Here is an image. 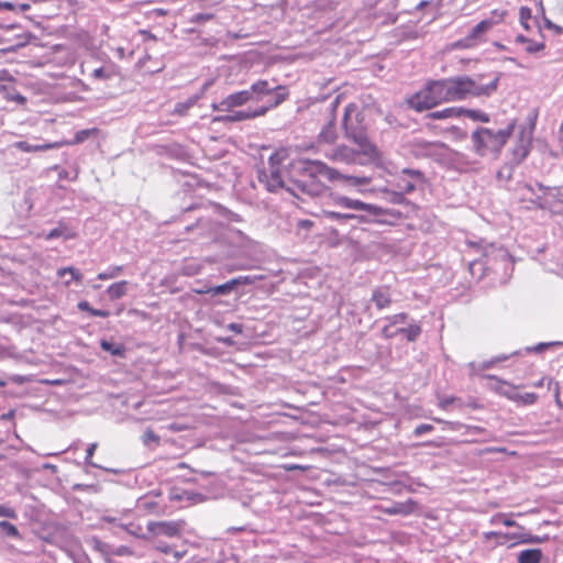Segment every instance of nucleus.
I'll return each mask as SVG.
<instances>
[{"instance_id":"6e6d98bb","label":"nucleus","mask_w":563,"mask_h":563,"mask_svg":"<svg viewBox=\"0 0 563 563\" xmlns=\"http://www.w3.org/2000/svg\"><path fill=\"white\" fill-rule=\"evenodd\" d=\"M383 511L387 515L405 514V506L402 504H394L391 507L384 508Z\"/></svg>"},{"instance_id":"72a5a7b5","label":"nucleus","mask_w":563,"mask_h":563,"mask_svg":"<svg viewBox=\"0 0 563 563\" xmlns=\"http://www.w3.org/2000/svg\"><path fill=\"white\" fill-rule=\"evenodd\" d=\"M382 192L385 195V199L393 205L408 203V199L405 197L404 192H401L399 189L390 190V189L385 188L382 190Z\"/></svg>"},{"instance_id":"a18cd8bd","label":"nucleus","mask_w":563,"mask_h":563,"mask_svg":"<svg viewBox=\"0 0 563 563\" xmlns=\"http://www.w3.org/2000/svg\"><path fill=\"white\" fill-rule=\"evenodd\" d=\"M549 539L548 536H533L531 533H528V532H525L523 531V539H521V543H525V544H539V543H542L544 541H547Z\"/></svg>"},{"instance_id":"de8ad7c7","label":"nucleus","mask_w":563,"mask_h":563,"mask_svg":"<svg viewBox=\"0 0 563 563\" xmlns=\"http://www.w3.org/2000/svg\"><path fill=\"white\" fill-rule=\"evenodd\" d=\"M408 314L406 312H400L390 317H387L386 320L393 327L396 324H404L407 322Z\"/></svg>"},{"instance_id":"0e129e2a","label":"nucleus","mask_w":563,"mask_h":563,"mask_svg":"<svg viewBox=\"0 0 563 563\" xmlns=\"http://www.w3.org/2000/svg\"><path fill=\"white\" fill-rule=\"evenodd\" d=\"M455 401L454 397H446L440 400L439 406L442 409H448V407Z\"/></svg>"},{"instance_id":"7ed1b4c3","label":"nucleus","mask_w":563,"mask_h":563,"mask_svg":"<svg viewBox=\"0 0 563 563\" xmlns=\"http://www.w3.org/2000/svg\"><path fill=\"white\" fill-rule=\"evenodd\" d=\"M517 120L511 119L505 128L492 129L486 126H477L471 133L472 151L479 157L490 156L498 158L504 146L512 135Z\"/></svg>"},{"instance_id":"c03bdc74","label":"nucleus","mask_w":563,"mask_h":563,"mask_svg":"<svg viewBox=\"0 0 563 563\" xmlns=\"http://www.w3.org/2000/svg\"><path fill=\"white\" fill-rule=\"evenodd\" d=\"M507 15V11L495 9L490 12L489 18L485 19V21L492 23V29L504 21L505 16Z\"/></svg>"},{"instance_id":"7c9ffc66","label":"nucleus","mask_w":563,"mask_h":563,"mask_svg":"<svg viewBox=\"0 0 563 563\" xmlns=\"http://www.w3.org/2000/svg\"><path fill=\"white\" fill-rule=\"evenodd\" d=\"M100 346L103 351L113 356L123 357L125 355V346L122 343H114L109 340H101Z\"/></svg>"},{"instance_id":"6e6552de","label":"nucleus","mask_w":563,"mask_h":563,"mask_svg":"<svg viewBox=\"0 0 563 563\" xmlns=\"http://www.w3.org/2000/svg\"><path fill=\"white\" fill-rule=\"evenodd\" d=\"M536 123L532 121L529 126H520L515 146L512 148V162L516 165L522 163L531 151L532 136Z\"/></svg>"},{"instance_id":"e2e57ef3","label":"nucleus","mask_w":563,"mask_h":563,"mask_svg":"<svg viewBox=\"0 0 563 563\" xmlns=\"http://www.w3.org/2000/svg\"><path fill=\"white\" fill-rule=\"evenodd\" d=\"M91 316L92 317H100V318H108L110 316V311L103 310V309H96V308H93L91 310Z\"/></svg>"},{"instance_id":"bb28decb","label":"nucleus","mask_w":563,"mask_h":563,"mask_svg":"<svg viewBox=\"0 0 563 563\" xmlns=\"http://www.w3.org/2000/svg\"><path fill=\"white\" fill-rule=\"evenodd\" d=\"M128 285H129L128 280H121V282L111 284L107 288V295H108L109 299L118 300V299H121L122 297H124L128 292Z\"/></svg>"},{"instance_id":"052dcab7","label":"nucleus","mask_w":563,"mask_h":563,"mask_svg":"<svg viewBox=\"0 0 563 563\" xmlns=\"http://www.w3.org/2000/svg\"><path fill=\"white\" fill-rule=\"evenodd\" d=\"M77 308L80 310V311H86L88 312L90 316H91V310L93 309L90 303L86 300H81L77 303Z\"/></svg>"},{"instance_id":"412c9836","label":"nucleus","mask_w":563,"mask_h":563,"mask_svg":"<svg viewBox=\"0 0 563 563\" xmlns=\"http://www.w3.org/2000/svg\"><path fill=\"white\" fill-rule=\"evenodd\" d=\"M371 301L376 306L378 310L388 308L391 302V292L389 287L379 286L373 289Z\"/></svg>"},{"instance_id":"338daca9","label":"nucleus","mask_w":563,"mask_h":563,"mask_svg":"<svg viewBox=\"0 0 563 563\" xmlns=\"http://www.w3.org/2000/svg\"><path fill=\"white\" fill-rule=\"evenodd\" d=\"M545 26L550 30H554L558 34L562 33V27L552 23L550 20L544 19Z\"/></svg>"},{"instance_id":"f257e3e1","label":"nucleus","mask_w":563,"mask_h":563,"mask_svg":"<svg viewBox=\"0 0 563 563\" xmlns=\"http://www.w3.org/2000/svg\"><path fill=\"white\" fill-rule=\"evenodd\" d=\"M483 75H459L441 79H429L424 86L408 99L409 108L422 112L441 103L463 101L468 98L490 97L498 88L499 76L488 84L482 82Z\"/></svg>"},{"instance_id":"dca6fc26","label":"nucleus","mask_w":563,"mask_h":563,"mask_svg":"<svg viewBox=\"0 0 563 563\" xmlns=\"http://www.w3.org/2000/svg\"><path fill=\"white\" fill-rule=\"evenodd\" d=\"M445 144L440 141H427L415 139L411 143L412 153L416 156L431 157L438 152V148H444Z\"/></svg>"},{"instance_id":"f704fd0d","label":"nucleus","mask_w":563,"mask_h":563,"mask_svg":"<svg viewBox=\"0 0 563 563\" xmlns=\"http://www.w3.org/2000/svg\"><path fill=\"white\" fill-rule=\"evenodd\" d=\"M492 525H503L506 527H516L518 530H523V527L512 520L508 515L499 512L494 515L489 521Z\"/></svg>"},{"instance_id":"e433bc0d","label":"nucleus","mask_w":563,"mask_h":563,"mask_svg":"<svg viewBox=\"0 0 563 563\" xmlns=\"http://www.w3.org/2000/svg\"><path fill=\"white\" fill-rule=\"evenodd\" d=\"M90 544L92 545L93 550L98 551L102 555H111L112 554V547L108 544L107 542L101 541L97 537H92L90 539Z\"/></svg>"},{"instance_id":"aec40b11","label":"nucleus","mask_w":563,"mask_h":563,"mask_svg":"<svg viewBox=\"0 0 563 563\" xmlns=\"http://www.w3.org/2000/svg\"><path fill=\"white\" fill-rule=\"evenodd\" d=\"M360 152L346 146L339 145L328 154V157L334 162L352 164L357 161Z\"/></svg>"},{"instance_id":"a19ab883","label":"nucleus","mask_w":563,"mask_h":563,"mask_svg":"<svg viewBox=\"0 0 563 563\" xmlns=\"http://www.w3.org/2000/svg\"><path fill=\"white\" fill-rule=\"evenodd\" d=\"M31 8L29 3H15L10 1H0V11L10 10L15 12H24Z\"/></svg>"},{"instance_id":"4d7b16f0","label":"nucleus","mask_w":563,"mask_h":563,"mask_svg":"<svg viewBox=\"0 0 563 563\" xmlns=\"http://www.w3.org/2000/svg\"><path fill=\"white\" fill-rule=\"evenodd\" d=\"M483 538L485 541L495 540V543L497 544V540H503V532H499V531L484 532Z\"/></svg>"},{"instance_id":"1a4fd4ad","label":"nucleus","mask_w":563,"mask_h":563,"mask_svg":"<svg viewBox=\"0 0 563 563\" xmlns=\"http://www.w3.org/2000/svg\"><path fill=\"white\" fill-rule=\"evenodd\" d=\"M426 183V177L422 172L418 169L404 168L396 179V188L404 195L411 194L417 188L422 187Z\"/></svg>"},{"instance_id":"58836bf2","label":"nucleus","mask_w":563,"mask_h":563,"mask_svg":"<svg viewBox=\"0 0 563 563\" xmlns=\"http://www.w3.org/2000/svg\"><path fill=\"white\" fill-rule=\"evenodd\" d=\"M123 269L124 267L121 265L110 266L107 271L98 274V279L108 280L117 278L122 274Z\"/></svg>"},{"instance_id":"79ce46f5","label":"nucleus","mask_w":563,"mask_h":563,"mask_svg":"<svg viewBox=\"0 0 563 563\" xmlns=\"http://www.w3.org/2000/svg\"><path fill=\"white\" fill-rule=\"evenodd\" d=\"M562 345H563L562 341L541 342L534 346L527 347L526 351H527V353H532V352L542 353L550 347L562 346Z\"/></svg>"},{"instance_id":"20e7f679","label":"nucleus","mask_w":563,"mask_h":563,"mask_svg":"<svg viewBox=\"0 0 563 563\" xmlns=\"http://www.w3.org/2000/svg\"><path fill=\"white\" fill-rule=\"evenodd\" d=\"M475 269L481 271L479 277L492 273L496 276V279L504 283L511 276L514 262L506 249L490 244L485 247L482 258L470 263L472 275H475Z\"/></svg>"},{"instance_id":"37998d69","label":"nucleus","mask_w":563,"mask_h":563,"mask_svg":"<svg viewBox=\"0 0 563 563\" xmlns=\"http://www.w3.org/2000/svg\"><path fill=\"white\" fill-rule=\"evenodd\" d=\"M261 279H263V276L245 275V276L234 277L233 282L235 283V287L238 289L240 286L252 285L256 280H261Z\"/></svg>"},{"instance_id":"69168bd1","label":"nucleus","mask_w":563,"mask_h":563,"mask_svg":"<svg viewBox=\"0 0 563 563\" xmlns=\"http://www.w3.org/2000/svg\"><path fill=\"white\" fill-rule=\"evenodd\" d=\"M228 329L238 334L243 332V325L241 323L232 322V323L228 324Z\"/></svg>"},{"instance_id":"f03ea898","label":"nucleus","mask_w":563,"mask_h":563,"mask_svg":"<svg viewBox=\"0 0 563 563\" xmlns=\"http://www.w3.org/2000/svg\"><path fill=\"white\" fill-rule=\"evenodd\" d=\"M288 178L292 184V187H287L289 192L297 196L296 190H299L311 197L323 192L325 188L323 179L329 181L344 179L352 186H363L371 181V178L365 176H344L325 163L312 159L294 161L288 168Z\"/></svg>"},{"instance_id":"0eeeda50","label":"nucleus","mask_w":563,"mask_h":563,"mask_svg":"<svg viewBox=\"0 0 563 563\" xmlns=\"http://www.w3.org/2000/svg\"><path fill=\"white\" fill-rule=\"evenodd\" d=\"M282 163V156L278 153H273L268 158V168H262L257 172V179L264 184L268 191H276L279 188H286L285 181L280 175L279 165Z\"/></svg>"},{"instance_id":"864d4df0","label":"nucleus","mask_w":563,"mask_h":563,"mask_svg":"<svg viewBox=\"0 0 563 563\" xmlns=\"http://www.w3.org/2000/svg\"><path fill=\"white\" fill-rule=\"evenodd\" d=\"M434 430V427L432 424H428V423H421V424H418L415 430H413V435L415 437H421L423 435L424 433H428V432H431Z\"/></svg>"},{"instance_id":"9b49d317","label":"nucleus","mask_w":563,"mask_h":563,"mask_svg":"<svg viewBox=\"0 0 563 563\" xmlns=\"http://www.w3.org/2000/svg\"><path fill=\"white\" fill-rule=\"evenodd\" d=\"M249 102H253L249 90H241L229 95L218 103H212L216 111H231L233 108L242 107Z\"/></svg>"},{"instance_id":"a211bd4d","label":"nucleus","mask_w":563,"mask_h":563,"mask_svg":"<svg viewBox=\"0 0 563 563\" xmlns=\"http://www.w3.org/2000/svg\"><path fill=\"white\" fill-rule=\"evenodd\" d=\"M339 102H340V98L339 97H335L330 106H329V111H330V114H331V118L330 120L328 121V123L323 126V129L321 130L320 134H319V139L324 142V143H334L335 140H336V132H335V125H334V114L333 112L335 111V109L338 108L339 106Z\"/></svg>"},{"instance_id":"2f4dec72","label":"nucleus","mask_w":563,"mask_h":563,"mask_svg":"<svg viewBox=\"0 0 563 563\" xmlns=\"http://www.w3.org/2000/svg\"><path fill=\"white\" fill-rule=\"evenodd\" d=\"M0 537L22 540V534L20 533L19 529L7 520L0 521Z\"/></svg>"},{"instance_id":"b1692460","label":"nucleus","mask_w":563,"mask_h":563,"mask_svg":"<svg viewBox=\"0 0 563 563\" xmlns=\"http://www.w3.org/2000/svg\"><path fill=\"white\" fill-rule=\"evenodd\" d=\"M462 107H450L442 110L429 112L426 119L429 120H449L461 117Z\"/></svg>"},{"instance_id":"f3484780","label":"nucleus","mask_w":563,"mask_h":563,"mask_svg":"<svg viewBox=\"0 0 563 563\" xmlns=\"http://www.w3.org/2000/svg\"><path fill=\"white\" fill-rule=\"evenodd\" d=\"M288 97V92L286 88L284 87V90H273L269 95H267L264 99L263 104L256 107L257 114L260 117L264 115L269 111L271 109H274L278 107L280 103H283Z\"/></svg>"},{"instance_id":"13d9d810","label":"nucleus","mask_w":563,"mask_h":563,"mask_svg":"<svg viewBox=\"0 0 563 563\" xmlns=\"http://www.w3.org/2000/svg\"><path fill=\"white\" fill-rule=\"evenodd\" d=\"M474 45H475V43L473 42L472 38H468V34H467L464 38L459 40L454 44V47H457V48H468V47H472Z\"/></svg>"},{"instance_id":"ea45409f","label":"nucleus","mask_w":563,"mask_h":563,"mask_svg":"<svg viewBox=\"0 0 563 563\" xmlns=\"http://www.w3.org/2000/svg\"><path fill=\"white\" fill-rule=\"evenodd\" d=\"M98 133V129L91 128V129H84L79 130L75 133L74 140L70 144H80L85 142L87 139H89L92 135H96Z\"/></svg>"},{"instance_id":"ddd939ff","label":"nucleus","mask_w":563,"mask_h":563,"mask_svg":"<svg viewBox=\"0 0 563 563\" xmlns=\"http://www.w3.org/2000/svg\"><path fill=\"white\" fill-rule=\"evenodd\" d=\"M147 529L154 536H165L168 538L179 537L181 525L177 521H151Z\"/></svg>"},{"instance_id":"c9c22d12","label":"nucleus","mask_w":563,"mask_h":563,"mask_svg":"<svg viewBox=\"0 0 563 563\" xmlns=\"http://www.w3.org/2000/svg\"><path fill=\"white\" fill-rule=\"evenodd\" d=\"M66 274H70V279L65 280L66 286H69L73 280L76 283H81V280H82V274L80 273L79 269H77L75 267H71V266L63 267L57 271V275L59 277H63Z\"/></svg>"},{"instance_id":"5701e85b","label":"nucleus","mask_w":563,"mask_h":563,"mask_svg":"<svg viewBox=\"0 0 563 563\" xmlns=\"http://www.w3.org/2000/svg\"><path fill=\"white\" fill-rule=\"evenodd\" d=\"M235 290H236L235 283L233 282V278H232V279L225 282L224 284L209 287L206 290H195V291L199 295H210V296L214 297V296H228L232 291H235Z\"/></svg>"},{"instance_id":"4468645a","label":"nucleus","mask_w":563,"mask_h":563,"mask_svg":"<svg viewBox=\"0 0 563 563\" xmlns=\"http://www.w3.org/2000/svg\"><path fill=\"white\" fill-rule=\"evenodd\" d=\"M253 102L264 101L265 97L273 92V90H284V86L274 85L265 79H260L253 82L247 89Z\"/></svg>"},{"instance_id":"39448f33","label":"nucleus","mask_w":563,"mask_h":563,"mask_svg":"<svg viewBox=\"0 0 563 563\" xmlns=\"http://www.w3.org/2000/svg\"><path fill=\"white\" fill-rule=\"evenodd\" d=\"M363 121L364 115L358 111L356 104L349 103L344 108L342 128L344 130L345 137L358 145L362 154L369 158H375L378 155V150L369 141L367 130Z\"/></svg>"},{"instance_id":"4be33fe9","label":"nucleus","mask_w":563,"mask_h":563,"mask_svg":"<svg viewBox=\"0 0 563 563\" xmlns=\"http://www.w3.org/2000/svg\"><path fill=\"white\" fill-rule=\"evenodd\" d=\"M59 145L60 144L57 143V142H55V143H36V144H33V143H30L27 141H19V142H15L13 144V146L16 150H20V151L25 152V153L48 151V150H52V148H57V147H59Z\"/></svg>"},{"instance_id":"9d476101","label":"nucleus","mask_w":563,"mask_h":563,"mask_svg":"<svg viewBox=\"0 0 563 563\" xmlns=\"http://www.w3.org/2000/svg\"><path fill=\"white\" fill-rule=\"evenodd\" d=\"M136 508L140 511L161 515L164 512L166 504L163 501L162 493L159 490H151L137 498Z\"/></svg>"},{"instance_id":"680f3d73","label":"nucleus","mask_w":563,"mask_h":563,"mask_svg":"<svg viewBox=\"0 0 563 563\" xmlns=\"http://www.w3.org/2000/svg\"><path fill=\"white\" fill-rule=\"evenodd\" d=\"M212 14L209 13H198L194 16L192 21L200 23L212 19Z\"/></svg>"},{"instance_id":"4c0bfd02","label":"nucleus","mask_w":563,"mask_h":563,"mask_svg":"<svg viewBox=\"0 0 563 563\" xmlns=\"http://www.w3.org/2000/svg\"><path fill=\"white\" fill-rule=\"evenodd\" d=\"M521 539H523V530H519L518 532H503V540H497V545H504L508 541H515L512 545L521 543Z\"/></svg>"},{"instance_id":"09e8293b","label":"nucleus","mask_w":563,"mask_h":563,"mask_svg":"<svg viewBox=\"0 0 563 563\" xmlns=\"http://www.w3.org/2000/svg\"><path fill=\"white\" fill-rule=\"evenodd\" d=\"M111 76L112 71L106 67H99L92 71V77L96 79L108 80L111 78Z\"/></svg>"},{"instance_id":"473e14b6","label":"nucleus","mask_w":563,"mask_h":563,"mask_svg":"<svg viewBox=\"0 0 563 563\" xmlns=\"http://www.w3.org/2000/svg\"><path fill=\"white\" fill-rule=\"evenodd\" d=\"M463 115L467 117L468 119H471L472 121H475V122L487 123L490 121L489 114H487L486 112H484L482 110H477V109H467V108L462 107L461 117H463Z\"/></svg>"},{"instance_id":"a878e982","label":"nucleus","mask_w":563,"mask_h":563,"mask_svg":"<svg viewBox=\"0 0 563 563\" xmlns=\"http://www.w3.org/2000/svg\"><path fill=\"white\" fill-rule=\"evenodd\" d=\"M543 558L541 549H526L518 554V563H540Z\"/></svg>"},{"instance_id":"f8f14e48","label":"nucleus","mask_w":563,"mask_h":563,"mask_svg":"<svg viewBox=\"0 0 563 563\" xmlns=\"http://www.w3.org/2000/svg\"><path fill=\"white\" fill-rule=\"evenodd\" d=\"M0 95H2L7 100L15 101L19 104H24L26 102V98L16 91L14 87V79L8 70H2L0 73Z\"/></svg>"},{"instance_id":"3c124183","label":"nucleus","mask_w":563,"mask_h":563,"mask_svg":"<svg viewBox=\"0 0 563 563\" xmlns=\"http://www.w3.org/2000/svg\"><path fill=\"white\" fill-rule=\"evenodd\" d=\"M0 517H4V518H9V519H16L18 514L12 507L2 504V505H0Z\"/></svg>"},{"instance_id":"6ab92c4d","label":"nucleus","mask_w":563,"mask_h":563,"mask_svg":"<svg viewBox=\"0 0 563 563\" xmlns=\"http://www.w3.org/2000/svg\"><path fill=\"white\" fill-rule=\"evenodd\" d=\"M229 114L218 115L213 118V122L229 123L241 122L258 118L256 108L247 110L229 111Z\"/></svg>"},{"instance_id":"c85d7f7f","label":"nucleus","mask_w":563,"mask_h":563,"mask_svg":"<svg viewBox=\"0 0 563 563\" xmlns=\"http://www.w3.org/2000/svg\"><path fill=\"white\" fill-rule=\"evenodd\" d=\"M510 355H498L496 357H493L488 361H485L481 364H476L475 362H471L468 364V367L471 369V373H476L477 371H483L493 367L496 363L504 362L509 358Z\"/></svg>"},{"instance_id":"393cba45","label":"nucleus","mask_w":563,"mask_h":563,"mask_svg":"<svg viewBox=\"0 0 563 563\" xmlns=\"http://www.w3.org/2000/svg\"><path fill=\"white\" fill-rule=\"evenodd\" d=\"M141 442L146 449L154 451L161 445V437L152 428H146L141 435Z\"/></svg>"},{"instance_id":"8fccbe9b","label":"nucleus","mask_w":563,"mask_h":563,"mask_svg":"<svg viewBox=\"0 0 563 563\" xmlns=\"http://www.w3.org/2000/svg\"><path fill=\"white\" fill-rule=\"evenodd\" d=\"M544 47H545V45L543 42H534L532 40H529V42L526 46V52L529 54H536V53L542 51Z\"/></svg>"},{"instance_id":"2eb2a0df","label":"nucleus","mask_w":563,"mask_h":563,"mask_svg":"<svg viewBox=\"0 0 563 563\" xmlns=\"http://www.w3.org/2000/svg\"><path fill=\"white\" fill-rule=\"evenodd\" d=\"M323 216L329 221L338 222L341 225H349L355 228L356 224L368 223V219L357 214H343L341 210H323Z\"/></svg>"},{"instance_id":"49530a36","label":"nucleus","mask_w":563,"mask_h":563,"mask_svg":"<svg viewBox=\"0 0 563 563\" xmlns=\"http://www.w3.org/2000/svg\"><path fill=\"white\" fill-rule=\"evenodd\" d=\"M531 16H532L531 9H529L528 7H521L520 8V10H519V19H520L521 25L526 30L530 29V26L528 24V21L531 19Z\"/></svg>"},{"instance_id":"5fc2aeb1","label":"nucleus","mask_w":563,"mask_h":563,"mask_svg":"<svg viewBox=\"0 0 563 563\" xmlns=\"http://www.w3.org/2000/svg\"><path fill=\"white\" fill-rule=\"evenodd\" d=\"M66 231V228L59 225L57 228H54L52 229L46 235H45V240L49 241V240H54V239H58L60 236L64 235Z\"/></svg>"},{"instance_id":"774afa93","label":"nucleus","mask_w":563,"mask_h":563,"mask_svg":"<svg viewBox=\"0 0 563 563\" xmlns=\"http://www.w3.org/2000/svg\"><path fill=\"white\" fill-rule=\"evenodd\" d=\"M128 552V548L126 547H119L118 549H112V554L111 555H124L125 553Z\"/></svg>"},{"instance_id":"cd10ccee","label":"nucleus","mask_w":563,"mask_h":563,"mask_svg":"<svg viewBox=\"0 0 563 563\" xmlns=\"http://www.w3.org/2000/svg\"><path fill=\"white\" fill-rule=\"evenodd\" d=\"M490 30L492 23L484 19L470 31L468 38H472L474 43L476 41H483L484 35Z\"/></svg>"},{"instance_id":"c756f323","label":"nucleus","mask_w":563,"mask_h":563,"mask_svg":"<svg viewBox=\"0 0 563 563\" xmlns=\"http://www.w3.org/2000/svg\"><path fill=\"white\" fill-rule=\"evenodd\" d=\"M421 331L420 324L416 322L410 323L408 327L397 329L398 335H404L409 342H415L420 336Z\"/></svg>"},{"instance_id":"423d86ee","label":"nucleus","mask_w":563,"mask_h":563,"mask_svg":"<svg viewBox=\"0 0 563 563\" xmlns=\"http://www.w3.org/2000/svg\"><path fill=\"white\" fill-rule=\"evenodd\" d=\"M332 200L333 205L339 209L360 212L358 216L368 219V223L394 224L401 218L399 210L384 209L346 196L334 195L332 196Z\"/></svg>"},{"instance_id":"603ef678","label":"nucleus","mask_w":563,"mask_h":563,"mask_svg":"<svg viewBox=\"0 0 563 563\" xmlns=\"http://www.w3.org/2000/svg\"><path fill=\"white\" fill-rule=\"evenodd\" d=\"M97 446H98L97 443H91V444L88 445V448L86 450V459H85L86 464H88V465H90L92 467H100L98 464H96V463H93L91 461Z\"/></svg>"},{"instance_id":"bf43d9fd","label":"nucleus","mask_w":563,"mask_h":563,"mask_svg":"<svg viewBox=\"0 0 563 563\" xmlns=\"http://www.w3.org/2000/svg\"><path fill=\"white\" fill-rule=\"evenodd\" d=\"M382 334L386 339H393L398 335L397 329L391 330V325L388 323L382 329Z\"/></svg>"}]
</instances>
